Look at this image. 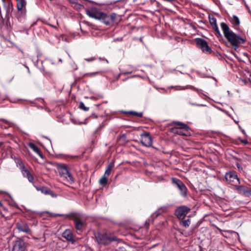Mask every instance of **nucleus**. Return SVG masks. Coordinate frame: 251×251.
Masks as SVG:
<instances>
[{
	"label": "nucleus",
	"instance_id": "c85d7f7f",
	"mask_svg": "<svg viewBox=\"0 0 251 251\" xmlns=\"http://www.w3.org/2000/svg\"><path fill=\"white\" fill-rule=\"evenodd\" d=\"M79 108H80L81 109H82L85 111H87L89 110V107L85 106L84 103L82 102H80L79 103Z\"/></svg>",
	"mask_w": 251,
	"mask_h": 251
},
{
	"label": "nucleus",
	"instance_id": "58836bf2",
	"mask_svg": "<svg viewBox=\"0 0 251 251\" xmlns=\"http://www.w3.org/2000/svg\"><path fill=\"white\" fill-rule=\"evenodd\" d=\"M0 126L2 128H7V127L5 126H3L2 125H0Z\"/></svg>",
	"mask_w": 251,
	"mask_h": 251
},
{
	"label": "nucleus",
	"instance_id": "473e14b6",
	"mask_svg": "<svg viewBox=\"0 0 251 251\" xmlns=\"http://www.w3.org/2000/svg\"><path fill=\"white\" fill-rule=\"evenodd\" d=\"M115 251H127L125 247H120L117 249L115 250Z\"/></svg>",
	"mask_w": 251,
	"mask_h": 251
},
{
	"label": "nucleus",
	"instance_id": "393cba45",
	"mask_svg": "<svg viewBox=\"0 0 251 251\" xmlns=\"http://www.w3.org/2000/svg\"><path fill=\"white\" fill-rule=\"evenodd\" d=\"M128 113L137 117H142L143 116L142 112H137L133 111L128 112Z\"/></svg>",
	"mask_w": 251,
	"mask_h": 251
},
{
	"label": "nucleus",
	"instance_id": "79ce46f5",
	"mask_svg": "<svg viewBox=\"0 0 251 251\" xmlns=\"http://www.w3.org/2000/svg\"><path fill=\"white\" fill-rule=\"evenodd\" d=\"M250 82H251V75H250Z\"/></svg>",
	"mask_w": 251,
	"mask_h": 251
},
{
	"label": "nucleus",
	"instance_id": "ea45409f",
	"mask_svg": "<svg viewBox=\"0 0 251 251\" xmlns=\"http://www.w3.org/2000/svg\"><path fill=\"white\" fill-rule=\"evenodd\" d=\"M241 131H242V132L244 135H246V132H245V130H244V129H241Z\"/></svg>",
	"mask_w": 251,
	"mask_h": 251
},
{
	"label": "nucleus",
	"instance_id": "c03bdc74",
	"mask_svg": "<svg viewBox=\"0 0 251 251\" xmlns=\"http://www.w3.org/2000/svg\"><path fill=\"white\" fill-rule=\"evenodd\" d=\"M1 145V143L0 142V145Z\"/></svg>",
	"mask_w": 251,
	"mask_h": 251
},
{
	"label": "nucleus",
	"instance_id": "a211bd4d",
	"mask_svg": "<svg viewBox=\"0 0 251 251\" xmlns=\"http://www.w3.org/2000/svg\"><path fill=\"white\" fill-rule=\"evenodd\" d=\"M62 237L67 241L71 242L72 244H74L75 240L74 239V235L72 231L69 229H66L62 233Z\"/></svg>",
	"mask_w": 251,
	"mask_h": 251
},
{
	"label": "nucleus",
	"instance_id": "5701e85b",
	"mask_svg": "<svg viewBox=\"0 0 251 251\" xmlns=\"http://www.w3.org/2000/svg\"><path fill=\"white\" fill-rule=\"evenodd\" d=\"M101 73H102V71H98V72L85 74L84 75V76H87V77H94L95 76H96L97 75L101 74Z\"/></svg>",
	"mask_w": 251,
	"mask_h": 251
},
{
	"label": "nucleus",
	"instance_id": "423d86ee",
	"mask_svg": "<svg viewBox=\"0 0 251 251\" xmlns=\"http://www.w3.org/2000/svg\"><path fill=\"white\" fill-rule=\"evenodd\" d=\"M97 242L100 244L108 245L112 241H115L114 238H111L104 233H98L95 235Z\"/></svg>",
	"mask_w": 251,
	"mask_h": 251
},
{
	"label": "nucleus",
	"instance_id": "6ab92c4d",
	"mask_svg": "<svg viewBox=\"0 0 251 251\" xmlns=\"http://www.w3.org/2000/svg\"><path fill=\"white\" fill-rule=\"evenodd\" d=\"M17 7L19 11H21L25 7L26 2L25 0H16Z\"/></svg>",
	"mask_w": 251,
	"mask_h": 251
},
{
	"label": "nucleus",
	"instance_id": "c9c22d12",
	"mask_svg": "<svg viewBox=\"0 0 251 251\" xmlns=\"http://www.w3.org/2000/svg\"><path fill=\"white\" fill-rule=\"evenodd\" d=\"M50 195L53 198H56L57 197L56 194L53 193V192L51 190V193H49Z\"/></svg>",
	"mask_w": 251,
	"mask_h": 251
},
{
	"label": "nucleus",
	"instance_id": "f3484780",
	"mask_svg": "<svg viewBox=\"0 0 251 251\" xmlns=\"http://www.w3.org/2000/svg\"><path fill=\"white\" fill-rule=\"evenodd\" d=\"M234 186L235 187L239 193L244 194L248 197L251 196V189H249L242 185H238V184L237 185V186Z\"/></svg>",
	"mask_w": 251,
	"mask_h": 251
},
{
	"label": "nucleus",
	"instance_id": "cd10ccee",
	"mask_svg": "<svg viewBox=\"0 0 251 251\" xmlns=\"http://www.w3.org/2000/svg\"><path fill=\"white\" fill-rule=\"evenodd\" d=\"M209 22L212 27H213L217 25L216 19L214 17L209 18Z\"/></svg>",
	"mask_w": 251,
	"mask_h": 251
},
{
	"label": "nucleus",
	"instance_id": "a18cd8bd",
	"mask_svg": "<svg viewBox=\"0 0 251 251\" xmlns=\"http://www.w3.org/2000/svg\"><path fill=\"white\" fill-rule=\"evenodd\" d=\"M3 2H4V0H2Z\"/></svg>",
	"mask_w": 251,
	"mask_h": 251
},
{
	"label": "nucleus",
	"instance_id": "39448f33",
	"mask_svg": "<svg viewBox=\"0 0 251 251\" xmlns=\"http://www.w3.org/2000/svg\"><path fill=\"white\" fill-rule=\"evenodd\" d=\"M16 163L17 167L21 171L23 176L25 177H26L30 183H34L35 181L33 176L31 174L30 172L25 168L22 161L20 160H18Z\"/></svg>",
	"mask_w": 251,
	"mask_h": 251
},
{
	"label": "nucleus",
	"instance_id": "412c9836",
	"mask_svg": "<svg viewBox=\"0 0 251 251\" xmlns=\"http://www.w3.org/2000/svg\"><path fill=\"white\" fill-rule=\"evenodd\" d=\"M36 189L38 191H40L43 194L48 195L49 193H51V190L50 189H48L46 187H41V188H38L36 187Z\"/></svg>",
	"mask_w": 251,
	"mask_h": 251
},
{
	"label": "nucleus",
	"instance_id": "0eeeda50",
	"mask_svg": "<svg viewBox=\"0 0 251 251\" xmlns=\"http://www.w3.org/2000/svg\"><path fill=\"white\" fill-rule=\"evenodd\" d=\"M225 178L226 181L233 186H237L240 183L236 173L234 172H229L226 174Z\"/></svg>",
	"mask_w": 251,
	"mask_h": 251
},
{
	"label": "nucleus",
	"instance_id": "4468645a",
	"mask_svg": "<svg viewBox=\"0 0 251 251\" xmlns=\"http://www.w3.org/2000/svg\"><path fill=\"white\" fill-rule=\"evenodd\" d=\"M101 14V17H100V20H102V22L106 25H109L110 22L113 21L115 16V14L114 13L110 15H108L102 12Z\"/></svg>",
	"mask_w": 251,
	"mask_h": 251
},
{
	"label": "nucleus",
	"instance_id": "f8f14e48",
	"mask_svg": "<svg viewBox=\"0 0 251 251\" xmlns=\"http://www.w3.org/2000/svg\"><path fill=\"white\" fill-rule=\"evenodd\" d=\"M26 247V243L24 240L19 239L14 243L12 251H25Z\"/></svg>",
	"mask_w": 251,
	"mask_h": 251
},
{
	"label": "nucleus",
	"instance_id": "a878e982",
	"mask_svg": "<svg viewBox=\"0 0 251 251\" xmlns=\"http://www.w3.org/2000/svg\"><path fill=\"white\" fill-rule=\"evenodd\" d=\"M107 176H102L99 180V183L101 184V185H105L107 183Z\"/></svg>",
	"mask_w": 251,
	"mask_h": 251
},
{
	"label": "nucleus",
	"instance_id": "2eb2a0df",
	"mask_svg": "<svg viewBox=\"0 0 251 251\" xmlns=\"http://www.w3.org/2000/svg\"><path fill=\"white\" fill-rule=\"evenodd\" d=\"M174 88H175V90H177V91L185 90L188 89L193 90L194 91H197L198 92V94L199 95V96L201 97H202L201 95H203L201 90H199L192 85H187L186 86H177L174 87Z\"/></svg>",
	"mask_w": 251,
	"mask_h": 251
},
{
	"label": "nucleus",
	"instance_id": "e433bc0d",
	"mask_svg": "<svg viewBox=\"0 0 251 251\" xmlns=\"http://www.w3.org/2000/svg\"><path fill=\"white\" fill-rule=\"evenodd\" d=\"M0 208H3V209L4 210H6V209H5L4 207H3V205H2V203H1V201H0Z\"/></svg>",
	"mask_w": 251,
	"mask_h": 251
},
{
	"label": "nucleus",
	"instance_id": "72a5a7b5",
	"mask_svg": "<svg viewBox=\"0 0 251 251\" xmlns=\"http://www.w3.org/2000/svg\"><path fill=\"white\" fill-rule=\"evenodd\" d=\"M96 59L95 57H92L88 58H85V60L88 62L93 61Z\"/></svg>",
	"mask_w": 251,
	"mask_h": 251
},
{
	"label": "nucleus",
	"instance_id": "7c9ffc66",
	"mask_svg": "<svg viewBox=\"0 0 251 251\" xmlns=\"http://www.w3.org/2000/svg\"><path fill=\"white\" fill-rule=\"evenodd\" d=\"M212 28L215 30V31L216 32V34L217 35V36H219V37H221L222 36V34L221 33H220V31L219 29V28L218 27V25H215L213 27H212Z\"/></svg>",
	"mask_w": 251,
	"mask_h": 251
},
{
	"label": "nucleus",
	"instance_id": "4c0bfd02",
	"mask_svg": "<svg viewBox=\"0 0 251 251\" xmlns=\"http://www.w3.org/2000/svg\"><path fill=\"white\" fill-rule=\"evenodd\" d=\"M73 68L74 69V70H76L77 69V68L76 67V65L75 64H74V66H73Z\"/></svg>",
	"mask_w": 251,
	"mask_h": 251
},
{
	"label": "nucleus",
	"instance_id": "aec40b11",
	"mask_svg": "<svg viewBox=\"0 0 251 251\" xmlns=\"http://www.w3.org/2000/svg\"><path fill=\"white\" fill-rule=\"evenodd\" d=\"M28 146L34 152L37 153L40 156H41V153L40 152V150H39V149L38 148V147L36 145H35L34 144H33L32 143H29L28 144Z\"/></svg>",
	"mask_w": 251,
	"mask_h": 251
},
{
	"label": "nucleus",
	"instance_id": "6e6552de",
	"mask_svg": "<svg viewBox=\"0 0 251 251\" xmlns=\"http://www.w3.org/2000/svg\"><path fill=\"white\" fill-rule=\"evenodd\" d=\"M172 182L174 184H176L177 188L180 192V195L185 197L187 196V189L184 184L179 179L173 178Z\"/></svg>",
	"mask_w": 251,
	"mask_h": 251
},
{
	"label": "nucleus",
	"instance_id": "7ed1b4c3",
	"mask_svg": "<svg viewBox=\"0 0 251 251\" xmlns=\"http://www.w3.org/2000/svg\"><path fill=\"white\" fill-rule=\"evenodd\" d=\"M176 127L172 129V131L175 134L182 136L190 135L189 127L188 126L181 122H176Z\"/></svg>",
	"mask_w": 251,
	"mask_h": 251
},
{
	"label": "nucleus",
	"instance_id": "f257e3e1",
	"mask_svg": "<svg viewBox=\"0 0 251 251\" xmlns=\"http://www.w3.org/2000/svg\"><path fill=\"white\" fill-rule=\"evenodd\" d=\"M220 26L225 37L235 50L238 47V45L243 44L245 43L246 40L240 35L233 32L226 24L222 22L220 24Z\"/></svg>",
	"mask_w": 251,
	"mask_h": 251
},
{
	"label": "nucleus",
	"instance_id": "c756f323",
	"mask_svg": "<svg viewBox=\"0 0 251 251\" xmlns=\"http://www.w3.org/2000/svg\"><path fill=\"white\" fill-rule=\"evenodd\" d=\"M166 208L165 207H161L160 208H159L158 210L156 212V215L155 217H157L159 215H160L161 213L163 212L166 210Z\"/></svg>",
	"mask_w": 251,
	"mask_h": 251
},
{
	"label": "nucleus",
	"instance_id": "9b49d317",
	"mask_svg": "<svg viewBox=\"0 0 251 251\" xmlns=\"http://www.w3.org/2000/svg\"><path fill=\"white\" fill-rule=\"evenodd\" d=\"M141 143L145 147H150L152 144V140L150 134L145 132L141 135Z\"/></svg>",
	"mask_w": 251,
	"mask_h": 251
},
{
	"label": "nucleus",
	"instance_id": "2f4dec72",
	"mask_svg": "<svg viewBox=\"0 0 251 251\" xmlns=\"http://www.w3.org/2000/svg\"><path fill=\"white\" fill-rule=\"evenodd\" d=\"M212 28L215 30V31L216 32V34L217 35V36H219V37H221L222 36V34L221 33H220V31L219 29V28L218 27V25H215L213 27H212Z\"/></svg>",
	"mask_w": 251,
	"mask_h": 251
},
{
	"label": "nucleus",
	"instance_id": "1a4fd4ad",
	"mask_svg": "<svg viewBox=\"0 0 251 251\" xmlns=\"http://www.w3.org/2000/svg\"><path fill=\"white\" fill-rule=\"evenodd\" d=\"M190 211V208L182 205L178 207L175 211V214L179 219H183Z\"/></svg>",
	"mask_w": 251,
	"mask_h": 251
},
{
	"label": "nucleus",
	"instance_id": "a19ab883",
	"mask_svg": "<svg viewBox=\"0 0 251 251\" xmlns=\"http://www.w3.org/2000/svg\"><path fill=\"white\" fill-rule=\"evenodd\" d=\"M197 105L199 106H204V105H203V104H197Z\"/></svg>",
	"mask_w": 251,
	"mask_h": 251
},
{
	"label": "nucleus",
	"instance_id": "20e7f679",
	"mask_svg": "<svg viewBox=\"0 0 251 251\" xmlns=\"http://www.w3.org/2000/svg\"><path fill=\"white\" fill-rule=\"evenodd\" d=\"M54 216H63L66 218H68L71 220H73L75 223V228L77 230H80L82 228L83 226V223L80 220V218L77 217V215L75 213H71L69 215H64L61 214H53Z\"/></svg>",
	"mask_w": 251,
	"mask_h": 251
},
{
	"label": "nucleus",
	"instance_id": "f03ea898",
	"mask_svg": "<svg viewBox=\"0 0 251 251\" xmlns=\"http://www.w3.org/2000/svg\"><path fill=\"white\" fill-rule=\"evenodd\" d=\"M59 175L63 179L72 184L74 183L75 179L72 175L69 172L67 167L64 165H60L58 167Z\"/></svg>",
	"mask_w": 251,
	"mask_h": 251
},
{
	"label": "nucleus",
	"instance_id": "4be33fe9",
	"mask_svg": "<svg viewBox=\"0 0 251 251\" xmlns=\"http://www.w3.org/2000/svg\"><path fill=\"white\" fill-rule=\"evenodd\" d=\"M231 23L234 26H238L240 24V21L239 18L235 15H233L231 19Z\"/></svg>",
	"mask_w": 251,
	"mask_h": 251
},
{
	"label": "nucleus",
	"instance_id": "ddd939ff",
	"mask_svg": "<svg viewBox=\"0 0 251 251\" xmlns=\"http://www.w3.org/2000/svg\"><path fill=\"white\" fill-rule=\"evenodd\" d=\"M87 15L91 18L99 20L101 17V12L99 11L96 8H92L86 10Z\"/></svg>",
	"mask_w": 251,
	"mask_h": 251
},
{
	"label": "nucleus",
	"instance_id": "37998d69",
	"mask_svg": "<svg viewBox=\"0 0 251 251\" xmlns=\"http://www.w3.org/2000/svg\"><path fill=\"white\" fill-rule=\"evenodd\" d=\"M239 128L241 130V129H242V128L240 126H239Z\"/></svg>",
	"mask_w": 251,
	"mask_h": 251
},
{
	"label": "nucleus",
	"instance_id": "f704fd0d",
	"mask_svg": "<svg viewBox=\"0 0 251 251\" xmlns=\"http://www.w3.org/2000/svg\"><path fill=\"white\" fill-rule=\"evenodd\" d=\"M240 140L241 142L244 144L245 145H247L248 144V141L247 139H243V140L240 139Z\"/></svg>",
	"mask_w": 251,
	"mask_h": 251
},
{
	"label": "nucleus",
	"instance_id": "dca6fc26",
	"mask_svg": "<svg viewBox=\"0 0 251 251\" xmlns=\"http://www.w3.org/2000/svg\"><path fill=\"white\" fill-rule=\"evenodd\" d=\"M16 227L20 231L25 233H29L30 232V229L27 225L23 221L18 222L16 224Z\"/></svg>",
	"mask_w": 251,
	"mask_h": 251
},
{
	"label": "nucleus",
	"instance_id": "b1692460",
	"mask_svg": "<svg viewBox=\"0 0 251 251\" xmlns=\"http://www.w3.org/2000/svg\"><path fill=\"white\" fill-rule=\"evenodd\" d=\"M113 166L114 165L113 163H111L108 166L105 171L104 176H108L110 174V173L111 172L112 169L113 167Z\"/></svg>",
	"mask_w": 251,
	"mask_h": 251
},
{
	"label": "nucleus",
	"instance_id": "bb28decb",
	"mask_svg": "<svg viewBox=\"0 0 251 251\" xmlns=\"http://www.w3.org/2000/svg\"><path fill=\"white\" fill-rule=\"evenodd\" d=\"M181 224L183 226L185 227H188L190 224V220L187 219L186 220L183 221L181 222Z\"/></svg>",
	"mask_w": 251,
	"mask_h": 251
},
{
	"label": "nucleus",
	"instance_id": "9d476101",
	"mask_svg": "<svg viewBox=\"0 0 251 251\" xmlns=\"http://www.w3.org/2000/svg\"><path fill=\"white\" fill-rule=\"evenodd\" d=\"M196 42L198 47L201 49L203 52L207 53H210L211 52V50L205 40L201 38H197L196 39Z\"/></svg>",
	"mask_w": 251,
	"mask_h": 251
}]
</instances>
